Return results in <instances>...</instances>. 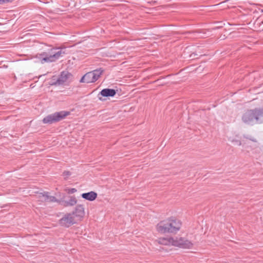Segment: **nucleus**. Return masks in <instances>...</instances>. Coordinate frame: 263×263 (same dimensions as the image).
<instances>
[{
	"label": "nucleus",
	"instance_id": "obj_1",
	"mask_svg": "<svg viewBox=\"0 0 263 263\" xmlns=\"http://www.w3.org/2000/svg\"><path fill=\"white\" fill-rule=\"evenodd\" d=\"M182 226L181 221L175 217L170 218L161 221L157 226V230L160 233H176Z\"/></svg>",
	"mask_w": 263,
	"mask_h": 263
},
{
	"label": "nucleus",
	"instance_id": "obj_2",
	"mask_svg": "<svg viewBox=\"0 0 263 263\" xmlns=\"http://www.w3.org/2000/svg\"><path fill=\"white\" fill-rule=\"evenodd\" d=\"M244 123L249 125L263 122V109L250 110L245 112L242 117Z\"/></svg>",
	"mask_w": 263,
	"mask_h": 263
},
{
	"label": "nucleus",
	"instance_id": "obj_3",
	"mask_svg": "<svg viewBox=\"0 0 263 263\" xmlns=\"http://www.w3.org/2000/svg\"><path fill=\"white\" fill-rule=\"evenodd\" d=\"M66 54L65 49L56 48L51 49L49 54L44 53L39 55V59L42 64L53 62Z\"/></svg>",
	"mask_w": 263,
	"mask_h": 263
},
{
	"label": "nucleus",
	"instance_id": "obj_4",
	"mask_svg": "<svg viewBox=\"0 0 263 263\" xmlns=\"http://www.w3.org/2000/svg\"><path fill=\"white\" fill-rule=\"evenodd\" d=\"M69 115L70 112L67 111L56 112L44 118L43 122L45 124H52L62 120Z\"/></svg>",
	"mask_w": 263,
	"mask_h": 263
},
{
	"label": "nucleus",
	"instance_id": "obj_5",
	"mask_svg": "<svg viewBox=\"0 0 263 263\" xmlns=\"http://www.w3.org/2000/svg\"><path fill=\"white\" fill-rule=\"evenodd\" d=\"M102 69H97L86 73L81 79V83H92L96 81L103 73Z\"/></svg>",
	"mask_w": 263,
	"mask_h": 263
},
{
	"label": "nucleus",
	"instance_id": "obj_6",
	"mask_svg": "<svg viewBox=\"0 0 263 263\" xmlns=\"http://www.w3.org/2000/svg\"><path fill=\"white\" fill-rule=\"evenodd\" d=\"M174 246L182 249H190L193 247L194 243L184 237H175Z\"/></svg>",
	"mask_w": 263,
	"mask_h": 263
},
{
	"label": "nucleus",
	"instance_id": "obj_7",
	"mask_svg": "<svg viewBox=\"0 0 263 263\" xmlns=\"http://www.w3.org/2000/svg\"><path fill=\"white\" fill-rule=\"evenodd\" d=\"M71 78L70 73L67 71H64L62 72L60 77L56 80L55 81H53L55 80V77H53V80L50 82V85H62L65 82H67Z\"/></svg>",
	"mask_w": 263,
	"mask_h": 263
},
{
	"label": "nucleus",
	"instance_id": "obj_8",
	"mask_svg": "<svg viewBox=\"0 0 263 263\" xmlns=\"http://www.w3.org/2000/svg\"><path fill=\"white\" fill-rule=\"evenodd\" d=\"M77 221L72 214H67L61 219L60 223L63 226L69 227Z\"/></svg>",
	"mask_w": 263,
	"mask_h": 263
},
{
	"label": "nucleus",
	"instance_id": "obj_9",
	"mask_svg": "<svg viewBox=\"0 0 263 263\" xmlns=\"http://www.w3.org/2000/svg\"><path fill=\"white\" fill-rule=\"evenodd\" d=\"M36 197L42 202H54L56 199L54 197L50 196L48 193H39Z\"/></svg>",
	"mask_w": 263,
	"mask_h": 263
},
{
	"label": "nucleus",
	"instance_id": "obj_10",
	"mask_svg": "<svg viewBox=\"0 0 263 263\" xmlns=\"http://www.w3.org/2000/svg\"><path fill=\"white\" fill-rule=\"evenodd\" d=\"M72 215L77 221L81 220L85 215L84 208L82 205H78Z\"/></svg>",
	"mask_w": 263,
	"mask_h": 263
},
{
	"label": "nucleus",
	"instance_id": "obj_11",
	"mask_svg": "<svg viewBox=\"0 0 263 263\" xmlns=\"http://www.w3.org/2000/svg\"><path fill=\"white\" fill-rule=\"evenodd\" d=\"M156 241L160 245L174 246V241H175V237H161L158 238Z\"/></svg>",
	"mask_w": 263,
	"mask_h": 263
},
{
	"label": "nucleus",
	"instance_id": "obj_12",
	"mask_svg": "<svg viewBox=\"0 0 263 263\" xmlns=\"http://www.w3.org/2000/svg\"><path fill=\"white\" fill-rule=\"evenodd\" d=\"M81 196L84 199L89 201H93L97 198V194L91 191L88 193H83Z\"/></svg>",
	"mask_w": 263,
	"mask_h": 263
},
{
	"label": "nucleus",
	"instance_id": "obj_13",
	"mask_svg": "<svg viewBox=\"0 0 263 263\" xmlns=\"http://www.w3.org/2000/svg\"><path fill=\"white\" fill-rule=\"evenodd\" d=\"M116 93V91L112 89L105 88L102 90L100 94L103 97H113Z\"/></svg>",
	"mask_w": 263,
	"mask_h": 263
},
{
	"label": "nucleus",
	"instance_id": "obj_14",
	"mask_svg": "<svg viewBox=\"0 0 263 263\" xmlns=\"http://www.w3.org/2000/svg\"><path fill=\"white\" fill-rule=\"evenodd\" d=\"M229 141L231 142L233 144L236 145H241V142L238 139L237 136H232L229 137Z\"/></svg>",
	"mask_w": 263,
	"mask_h": 263
},
{
	"label": "nucleus",
	"instance_id": "obj_15",
	"mask_svg": "<svg viewBox=\"0 0 263 263\" xmlns=\"http://www.w3.org/2000/svg\"><path fill=\"white\" fill-rule=\"evenodd\" d=\"M77 200L74 197H71L69 201L66 202V205L72 206L77 203Z\"/></svg>",
	"mask_w": 263,
	"mask_h": 263
},
{
	"label": "nucleus",
	"instance_id": "obj_16",
	"mask_svg": "<svg viewBox=\"0 0 263 263\" xmlns=\"http://www.w3.org/2000/svg\"><path fill=\"white\" fill-rule=\"evenodd\" d=\"M71 175L70 172L68 171H65L63 173V176H64L65 178H67Z\"/></svg>",
	"mask_w": 263,
	"mask_h": 263
},
{
	"label": "nucleus",
	"instance_id": "obj_17",
	"mask_svg": "<svg viewBox=\"0 0 263 263\" xmlns=\"http://www.w3.org/2000/svg\"><path fill=\"white\" fill-rule=\"evenodd\" d=\"M247 139H249L250 140L254 142H255V143H257V141L256 140V139H255V138L254 137H247Z\"/></svg>",
	"mask_w": 263,
	"mask_h": 263
},
{
	"label": "nucleus",
	"instance_id": "obj_18",
	"mask_svg": "<svg viewBox=\"0 0 263 263\" xmlns=\"http://www.w3.org/2000/svg\"><path fill=\"white\" fill-rule=\"evenodd\" d=\"M77 191V190L75 189H71L69 190L68 193L70 194H73Z\"/></svg>",
	"mask_w": 263,
	"mask_h": 263
},
{
	"label": "nucleus",
	"instance_id": "obj_19",
	"mask_svg": "<svg viewBox=\"0 0 263 263\" xmlns=\"http://www.w3.org/2000/svg\"><path fill=\"white\" fill-rule=\"evenodd\" d=\"M9 2V0H0V4H5Z\"/></svg>",
	"mask_w": 263,
	"mask_h": 263
}]
</instances>
